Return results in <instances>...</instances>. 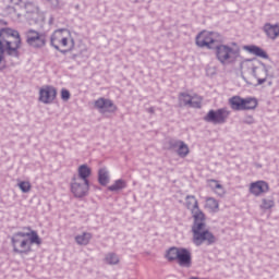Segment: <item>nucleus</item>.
I'll list each match as a JSON object with an SVG mask.
<instances>
[{
    "label": "nucleus",
    "instance_id": "f257e3e1",
    "mask_svg": "<svg viewBox=\"0 0 279 279\" xmlns=\"http://www.w3.org/2000/svg\"><path fill=\"white\" fill-rule=\"evenodd\" d=\"M4 25L0 20V71L5 66L3 53L19 58V49H21V35L14 29L3 27Z\"/></svg>",
    "mask_w": 279,
    "mask_h": 279
},
{
    "label": "nucleus",
    "instance_id": "f03ea898",
    "mask_svg": "<svg viewBox=\"0 0 279 279\" xmlns=\"http://www.w3.org/2000/svg\"><path fill=\"white\" fill-rule=\"evenodd\" d=\"M27 232L19 231L11 236V245L15 254H29L32 245H40L43 240L38 232L32 230V227H23Z\"/></svg>",
    "mask_w": 279,
    "mask_h": 279
},
{
    "label": "nucleus",
    "instance_id": "7ed1b4c3",
    "mask_svg": "<svg viewBox=\"0 0 279 279\" xmlns=\"http://www.w3.org/2000/svg\"><path fill=\"white\" fill-rule=\"evenodd\" d=\"M192 234L193 243L196 245V247L204 245V243H207V245H213V243H216L217 241L215 234L206 229V216L194 220L192 226Z\"/></svg>",
    "mask_w": 279,
    "mask_h": 279
},
{
    "label": "nucleus",
    "instance_id": "20e7f679",
    "mask_svg": "<svg viewBox=\"0 0 279 279\" xmlns=\"http://www.w3.org/2000/svg\"><path fill=\"white\" fill-rule=\"evenodd\" d=\"M214 49L216 59L220 64H232L236 62V58H239L240 51L236 43H232L231 45L218 43Z\"/></svg>",
    "mask_w": 279,
    "mask_h": 279
},
{
    "label": "nucleus",
    "instance_id": "39448f33",
    "mask_svg": "<svg viewBox=\"0 0 279 279\" xmlns=\"http://www.w3.org/2000/svg\"><path fill=\"white\" fill-rule=\"evenodd\" d=\"M50 45L57 51L61 53H66L68 50H60V47H69L70 51L75 47V39L71 36V31L66 28H60L52 33L50 37Z\"/></svg>",
    "mask_w": 279,
    "mask_h": 279
},
{
    "label": "nucleus",
    "instance_id": "423d86ee",
    "mask_svg": "<svg viewBox=\"0 0 279 279\" xmlns=\"http://www.w3.org/2000/svg\"><path fill=\"white\" fill-rule=\"evenodd\" d=\"M195 43L201 49H215L219 43H223V38L217 32L203 31L196 36Z\"/></svg>",
    "mask_w": 279,
    "mask_h": 279
},
{
    "label": "nucleus",
    "instance_id": "0eeeda50",
    "mask_svg": "<svg viewBox=\"0 0 279 279\" xmlns=\"http://www.w3.org/2000/svg\"><path fill=\"white\" fill-rule=\"evenodd\" d=\"M230 117V110L228 108H220L217 110H209L204 117L206 123H213L214 125H223Z\"/></svg>",
    "mask_w": 279,
    "mask_h": 279
},
{
    "label": "nucleus",
    "instance_id": "6e6552de",
    "mask_svg": "<svg viewBox=\"0 0 279 279\" xmlns=\"http://www.w3.org/2000/svg\"><path fill=\"white\" fill-rule=\"evenodd\" d=\"M88 191H90V181H84L73 177L71 182V192L74 197L82 199V197H86V195H88Z\"/></svg>",
    "mask_w": 279,
    "mask_h": 279
},
{
    "label": "nucleus",
    "instance_id": "1a4fd4ad",
    "mask_svg": "<svg viewBox=\"0 0 279 279\" xmlns=\"http://www.w3.org/2000/svg\"><path fill=\"white\" fill-rule=\"evenodd\" d=\"M26 43L29 45V47L40 49L47 45V35L45 33L29 29L26 34Z\"/></svg>",
    "mask_w": 279,
    "mask_h": 279
},
{
    "label": "nucleus",
    "instance_id": "9d476101",
    "mask_svg": "<svg viewBox=\"0 0 279 279\" xmlns=\"http://www.w3.org/2000/svg\"><path fill=\"white\" fill-rule=\"evenodd\" d=\"M58 97V89L51 85H45L39 89V101L41 104H53Z\"/></svg>",
    "mask_w": 279,
    "mask_h": 279
},
{
    "label": "nucleus",
    "instance_id": "9b49d317",
    "mask_svg": "<svg viewBox=\"0 0 279 279\" xmlns=\"http://www.w3.org/2000/svg\"><path fill=\"white\" fill-rule=\"evenodd\" d=\"M185 206L187 210H191L194 220L206 217V215L203 214L202 209H199V202H197L195 195H187L185 197Z\"/></svg>",
    "mask_w": 279,
    "mask_h": 279
},
{
    "label": "nucleus",
    "instance_id": "f8f14e48",
    "mask_svg": "<svg viewBox=\"0 0 279 279\" xmlns=\"http://www.w3.org/2000/svg\"><path fill=\"white\" fill-rule=\"evenodd\" d=\"M252 74L257 80V85L262 86V84H265L267 82V77L269 76V69L265 63H259V66L252 65Z\"/></svg>",
    "mask_w": 279,
    "mask_h": 279
},
{
    "label": "nucleus",
    "instance_id": "ddd939ff",
    "mask_svg": "<svg viewBox=\"0 0 279 279\" xmlns=\"http://www.w3.org/2000/svg\"><path fill=\"white\" fill-rule=\"evenodd\" d=\"M94 106L100 112H117L116 104L107 98H98L95 100Z\"/></svg>",
    "mask_w": 279,
    "mask_h": 279
},
{
    "label": "nucleus",
    "instance_id": "4468645a",
    "mask_svg": "<svg viewBox=\"0 0 279 279\" xmlns=\"http://www.w3.org/2000/svg\"><path fill=\"white\" fill-rule=\"evenodd\" d=\"M269 191V183L265 181H256L251 183L250 193L255 197H260L263 193H267Z\"/></svg>",
    "mask_w": 279,
    "mask_h": 279
},
{
    "label": "nucleus",
    "instance_id": "2eb2a0df",
    "mask_svg": "<svg viewBox=\"0 0 279 279\" xmlns=\"http://www.w3.org/2000/svg\"><path fill=\"white\" fill-rule=\"evenodd\" d=\"M177 262L180 265V267H191V264H192L191 251L184 247H180Z\"/></svg>",
    "mask_w": 279,
    "mask_h": 279
},
{
    "label": "nucleus",
    "instance_id": "dca6fc26",
    "mask_svg": "<svg viewBox=\"0 0 279 279\" xmlns=\"http://www.w3.org/2000/svg\"><path fill=\"white\" fill-rule=\"evenodd\" d=\"M244 51H247L252 56H256L257 58H263L264 60H269V54L263 50V48L256 45L244 46Z\"/></svg>",
    "mask_w": 279,
    "mask_h": 279
},
{
    "label": "nucleus",
    "instance_id": "f3484780",
    "mask_svg": "<svg viewBox=\"0 0 279 279\" xmlns=\"http://www.w3.org/2000/svg\"><path fill=\"white\" fill-rule=\"evenodd\" d=\"M93 170L88 165L84 163L81 165L77 169V175H74L73 178H76L77 180H83L85 182H90L88 178L92 175Z\"/></svg>",
    "mask_w": 279,
    "mask_h": 279
},
{
    "label": "nucleus",
    "instance_id": "a211bd4d",
    "mask_svg": "<svg viewBox=\"0 0 279 279\" xmlns=\"http://www.w3.org/2000/svg\"><path fill=\"white\" fill-rule=\"evenodd\" d=\"M264 32L267 38H270V40H276V38L279 36V25L267 23L264 25Z\"/></svg>",
    "mask_w": 279,
    "mask_h": 279
},
{
    "label": "nucleus",
    "instance_id": "6ab92c4d",
    "mask_svg": "<svg viewBox=\"0 0 279 279\" xmlns=\"http://www.w3.org/2000/svg\"><path fill=\"white\" fill-rule=\"evenodd\" d=\"M243 98H241L240 96H233L229 99V106L232 110L241 111L243 110Z\"/></svg>",
    "mask_w": 279,
    "mask_h": 279
},
{
    "label": "nucleus",
    "instance_id": "aec40b11",
    "mask_svg": "<svg viewBox=\"0 0 279 279\" xmlns=\"http://www.w3.org/2000/svg\"><path fill=\"white\" fill-rule=\"evenodd\" d=\"M90 239H93V234L90 232H83L75 236V242L77 245H88L90 243Z\"/></svg>",
    "mask_w": 279,
    "mask_h": 279
},
{
    "label": "nucleus",
    "instance_id": "412c9836",
    "mask_svg": "<svg viewBox=\"0 0 279 279\" xmlns=\"http://www.w3.org/2000/svg\"><path fill=\"white\" fill-rule=\"evenodd\" d=\"M128 187V183L123 179H118L108 187V191L111 193H117V191H123V189Z\"/></svg>",
    "mask_w": 279,
    "mask_h": 279
},
{
    "label": "nucleus",
    "instance_id": "4be33fe9",
    "mask_svg": "<svg viewBox=\"0 0 279 279\" xmlns=\"http://www.w3.org/2000/svg\"><path fill=\"white\" fill-rule=\"evenodd\" d=\"M244 105H242V110H256V107L258 106V100L256 98H243Z\"/></svg>",
    "mask_w": 279,
    "mask_h": 279
},
{
    "label": "nucleus",
    "instance_id": "5701e85b",
    "mask_svg": "<svg viewBox=\"0 0 279 279\" xmlns=\"http://www.w3.org/2000/svg\"><path fill=\"white\" fill-rule=\"evenodd\" d=\"M98 182L101 184V186H106V184L110 182V174L106 168H101L98 171Z\"/></svg>",
    "mask_w": 279,
    "mask_h": 279
},
{
    "label": "nucleus",
    "instance_id": "b1692460",
    "mask_svg": "<svg viewBox=\"0 0 279 279\" xmlns=\"http://www.w3.org/2000/svg\"><path fill=\"white\" fill-rule=\"evenodd\" d=\"M177 145H179L177 150L178 156H180V158H186L189 156V146L182 141L177 142Z\"/></svg>",
    "mask_w": 279,
    "mask_h": 279
},
{
    "label": "nucleus",
    "instance_id": "393cba45",
    "mask_svg": "<svg viewBox=\"0 0 279 279\" xmlns=\"http://www.w3.org/2000/svg\"><path fill=\"white\" fill-rule=\"evenodd\" d=\"M180 254V247L172 246L167 251L166 258L168 260H178Z\"/></svg>",
    "mask_w": 279,
    "mask_h": 279
},
{
    "label": "nucleus",
    "instance_id": "a878e982",
    "mask_svg": "<svg viewBox=\"0 0 279 279\" xmlns=\"http://www.w3.org/2000/svg\"><path fill=\"white\" fill-rule=\"evenodd\" d=\"M105 263L107 265H119V255H117L116 253H108L105 256Z\"/></svg>",
    "mask_w": 279,
    "mask_h": 279
},
{
    "label": "nucleus",
    "instance_id": "bb28decb",
    "mask_svg": "<svg viewBox=\"0 0 279 279\" xmlns=\"http://www.w3.org/2000/svg\"><path fill=\"white\" fill-rule=\"evenodd\" d=\"M206 208H209V210H218L219 209V202L213 197H209L206 199Z\"/></svg>",
    "mask_w": 279,
    "mask_h": 279
},
{
    "label": "nucleus",
    "instance_id": "cd10ccee",
    "mask_svg": "<svg viewBox=\"0 0 279 279\" xmlns=\"http://www.w3.org/2000/svg\"><path fill=\"white\" fill-rule=\"evenodd\" d=\"M191 99H193V98L191 97V95H189L186 93H181L179 95L180 106H189L191 104Z\"/></svg>",
    "mask_w": 279,
    "mask_h": 279
},
{
    "label": "nucleus",
    "instance_id": "c85d7f7f",
    "mask_svg": "<svg viewBox=\"0 0 279 279\" xmlns=\"http://www.w3.org/2000/svg\"><path fill=\"white\" fill-rule=\"evenodd\" d=\"M17 186L20 191H22V193H29V191H32V184L27 181H22L17 183Z\"/></svg>",
    "mask_w": 279,
    "mask_h": 279
},
{
    "label": "nucleus",
    "instance_id": "c756f323",
    "mask_svg": "<svg viewBox=\"0 0 279 279\" xmlns=\"http://www.w3.org/2000/svg\"><path fill=\"white\" fill-rule=\"evenodd\" d=\"M275 203L271 199H263V204H262V208H264L265 210H269L270 208H274Z\"/></svg>",
    "mask_w": 279,
    "mask_h": 279
},
{
    "label": "nucleus",
    "instance_id": "7c9ffc66",
    "mask_svg": "<svg viewBox=\"0 0 279 279\" xmlns=\"http://www.w3.org/2000/svg\"><path fill=\"white\" fill-rule=\"evenodd\" d=\"M61 99H63V101H69L71 99V93L69 89L61 90Z\"/></svg>",
    "mask_w": 279,
    "mask_h": 279
},
{
    "label": "nucleus",
    "instance_id": "2f4dec72",
    "mask_svg": "<svg viewBox=\"0 0 279 279\" xmlns=\"http://www.w3.org/2000/svg\"><path fill=\"white\" fill-rule=\"evenodd\" d=\"M209 184L213 186V189H223V186L217 180H210Z\"/></svg>",
    "mask_w": 279,
    "mask_h": 279
},
{
    "label": "nucleus",
    "instance_id": "473e14b6",
    "mask_svg": "<svg viewBox=\"0 0 279 279\" xmlns=\"http://www.w3.org/2000/svg\"><path fill=\"white\" fill-rule=\"evenodd\" d=\"M189 106H190V108H201L202 107V102L197 101V100H193V98H192Z\"/></svg>",
    "mask_w": 279,
    "mask_h": 279
},
{
    "label": "nucleus",
    "instance_id": "72a5a7b5",
    "mask_svg": "<svg viewBox=\"0 0 279 279\" xmlns=\"http://www.w3.org/2000/svg\"><path fill=\"white\" fill-rule=\"evenodd\" d=\"M52 8H58L60 5V0H46Z\"/></svg>",
    "mask_w": 279,
    "mask_h": 279
},
{
    "label": "nucleus",
    "instance_id": "f704fd0d",
    "mask_svg": "<svg viewBox=\"0 0 279 279\" xmlns=\"http://www.w3.org/2000/svg\"><path fill=\"white\" fill-rule=\"evenodd\" d=\"M148 112L154 113V107H150V108L148 109Z\"/></svg>",
    "mask_w": 279,
    "mask_h": 279
},
{
    "label": "nucleus",
    "instance_id": "c9c22d12",
    "mask_svg": "<svg viewBox=\"0 0 279 279\" xmlns=\"http://www.w3.org/2000/svg\"><path fill=\"white\" fill-rule=\"evenodd\" d=\"M51 21H53V17L50 19V23H51Z\"/></svg>",
    "mask_w": 279,
    "mask_h": 279
},
{
    "label": "nucleus",
    "instance_id": "e433bc0d",
    "mask_svg": "<svg viewBox=\"0 0 279 279\" xmlns=\"http://www.w3.org/2000/svg\"><path fill=\"white\" fill-rule=\"evenodd\" d=\"M20 3H23V0H20Z\"/></svg>",
    "mask_w": 279,
    "mask_h": 279
}]
</instances>
